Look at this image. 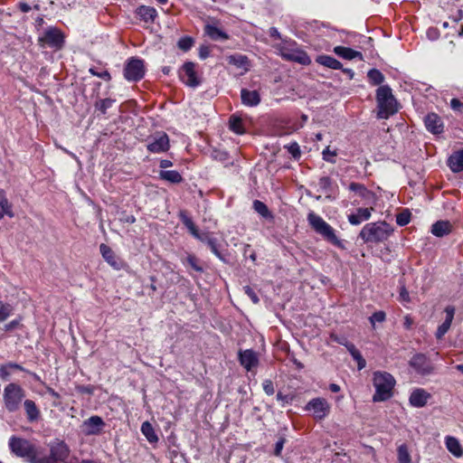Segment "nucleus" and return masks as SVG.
Listing matches in <instances>:
<instances>
[{
  "label": "nucleus",
  "mask_w": 463,
  "mask_h": 463,
  "mask_svg": "<svg viewBox=\"0 0 463 463\" xmlns=\"http://www.w3.org/2000/svg\"><path fill=\"white\" fill-rule=\"evenodd\" d=\"M3 396L5 409L9 412H14L19 410L25 392L19 384L11 383L5 387Z\"/></svg>",
  "instance_id": "nucleus-6"
},
{
  "label": "nucleus",
  "mask_w": 463,
  "mask_h": 463,
  "mask_svg": "<svg viewBox=\"0 0 463 463\" xmlns=\"http://www.w3.org/2000/svg\"><path fill=\"white\" fill-rule=\"evenodd\" d=\"M445 443L447 449L453 456H455L456 458H461L463 456V449L458 439L451 436H448L446 437Z\"/></svg>",
  "instance_id": "nucleus-28"
},
{
  "label": "nucleus",
  "mask_w": 463,
  "mask_h": 463,
  "mask_svg": "<svg viewBox=\"0 0 463 463\" xmlns=\"http://www.w3.org/2000/svg\"><path fill=\"white\" fill-rule=\"evenodd\" d=\"M227 61L229 64L234 65L237 68H245L249 64L248 57L239 53L228 56Z\"/></svg>",
  "instance_id": "nucleus-37"
},
{
  "label": "nucleus",
  "mask_w": 463,
  "mask_h": 463,
  "mask_svg": "<svg viewBox=\"0 0 463 463\" xmlns=\"http://www.w3.org/2000/svg\"><path fill=\"white\" fill-rule=\"evenodd\" d=\"M70 455L68 445L61 440H55L50 444V455L57 463L64 462Z\"/></svg>",
  "instance_id": "nucleus-14"
},
{
  "label": "nucleus",
  "mask_w": 463,
  "mask_h": 463,
  "mask_svg": "<svg viewBox=\"0 0 463 463\" xmlns=\"http://www.w3.org/2000/svg\"><path fill=\"white\" fill-rule=\"evenodd\" d=\"M376 101L379 118H388L398 111V102L388 85H382L376 90Z\"/></svg>",
  "instance_id": "nucleus-3"
},
{
  "label": "nucleus",
  "mask_w": 463,
  "mask_h": 463,
  "mask_svg": "<svg viewBox=\"0 0 463 463\" xmlns=\"http://www.w3.org/2000/svg\"><path fill=\"white\" fill-rule=\"evenodd\" d=\"M373 383L375 388V393L373 396V402H384L392 397V389L396 382L391 373L387 372H375Z\"/></svg>",
  "instance_id": "nucleus-4"
},
{
  "label": "nucleus",
  "mask_w": 463,
  "mask_h": 463,
  "mask_svg": "<svg viewBox=\"0 0 463 463\" xmlns=\"http://www.w3.org/2000/svg\"><path fill=\"white\" fill-rule=\"evenodd\" d=\"M180 79L187 86L196 88L201 84L195 71V64L192 61H186L180 71Z\"/></svg>",
  "instance_id": "nucleus-12"
},
{
  "label": "nucleus",
  "mask_w": 463,
  "mask_h": 463,
  "mask_svg": "<svg viewBox=\"0 0 463 463\" xmlns=\"http://www.w3.org/2000/svg\"><path fill=\"white\" fill-rule=\"evenodd\" d=\"M392 232V227L386 222H369L362 228L358 238L364 243H379L387 241Z\"/></svg>",
  "instance_id": "nucleus-2"
},
{
  "label": "nucleus",
  "mask_w": 463,
  "mask_h": 463,
  "mask_svg": "<svg viewBox=\"0 0 463 463\" xmlns=\"http://www.w3.org/2000/svg\"><path fill=\"white\" fill-rule=\"evenodd\" d=\"M210 54V51H209V48L206 47V46H201L200 47V50H199V57L202 59V60H204L206 59Z\"/></svg>",
  "instance_id": "nucleus-64"
},
{
  "label": "nucleus",
  "mask_w": 463,
  "mask_h": 463,
  "mask_svg": "<svg viewBox=\"0 0 463 463\" xmlns=\"http://www.w3.org/2000/svg\"><path fill=\"white\" fill-rule=\"evenodd\" d=\"M448 165L453 173L463 171V150L454 152L449 157Z\"/></svg>",
  "instance_id": "nucleus-26"
},
{
  "label": "nucleus",
  "mask_w": 463,
  "mask_h": 463,
  "mask_svg": "<svg viewBox=\"0 0 463 463\" xmlns=\"http://www.w3.org/2000/svg\"><path fill=\"white\" fill-rule=\"evenodd\" d=\"M31 463H57L56 461H54L52 458H50L49 456H46V457H43V458H36V457H34L32 460H31Z\"/></svg>",
  "instance_id": "nucleus-60"
},
{
  "label": "nucleus",
  "mask_w": 463,
  "mask_h": 463,
  "mask_svg": "<svg viewBox=\"0 0 463 463\" xmlns=\"http://www.w3.org/2000/svg\"><path fill=\"white\" fill-rule=\"evenodd\" d=\"M6 214L9 217H13L14 213L11 210V204L8 203L7 198L3 191H0V220Z\"/></svg>",
  "instance_id": "nucleus-39"
},
{
  "label": "nucleus",
  "mask_w": 463,
  "mask_h": 463,
  "mask_svg": "<svg viewBox=\"0 0 463 463\" xmlns=\"http://www.w3.org/2000/svg\"><path fill=\"white\" fill-rule=\"evenodd\" d=\"M349 190L354 192L356 195L365 200L367 203L374 201V194L368 190L363 184L352 182L349 184Z\"/></svg>",
  "instance_id": "nucleus-22"
},
{
  "label": "nucleus",
  "mask_w": 463,
  "mask_h": 463,
  "mask_svg": "<svg viewBox=\"0 0 463 463\" xmlns=\"http://www.w3.org/2000/svg\"><path fill=\"white\" fill-rule=\"evenodd\" d=\"M318 185L323 192H328L332 185V180L328 176H322L318 180Z\"/></svg>",
  "instance_id": "nucleus-47"
},
{
  "label": "nucleus",
  "mask_w": 463,
  "mask_h": 463,
  "mask_svg": "<svg viewBox=\"0 0 463 463\" xmlns=\"http://www.w3.org/2000/svg\"><path fill=\"white\" fill-rule=\"evenodd\" d=\"M285 442H286V439L284 437L279 438V440L276 442L275 449H274L275 456H277V457L280 456Z\"/></svg>",
  "instance_id": "nucleus-56"
},
{
  "label": "nucleus",
  "mask_w": 463,
  "mask_h": 463,
  "mask_svg": "<svg viewBox=\"0 0 463 463\" xmlns=\"http://www.w3.org/2000/svg\"><path fill=\"white\" fill-rule=\"evenodd\" d=\"M431 398V394L422 388L414 389L410 395V404L414 408H422Z\"/></svg>",
  "instance_id": "nucleus-17"
},
{
  "label": "nucleus",
  "mask_w": 463,
  "mask_h": 463,
  "mask_svg": "<svg viewBox=\"0 0 463 463\" xmlns=\"http://www.w3.org/2000/svg\"><path fill=\"white\" fill-rule=\"evenodd\" d=\"M329 402L321 397L311 399L305 406V411H310L317 420H322L330 413Z\"/></svg>",
  "instance_id": "nucleus-8"
},
{
  "label": "nucleus",
  "mask_w": 463,
  "mask_h": 463,
  "mask_svg": "<svg viewBox=\"0 0 463 463\" xmlns=\"http://www.w3.org/2000/svg\"><path fill=\"white\" fill-rule=\"evenodd\" d=\"M145 75V65L141 59H129L124 68V77L128 81H138Z\"/></svg>",
  "instance_id": "nucleus-9"
},
{
  "label": "nucleus",
  "mask_w": 463,
  "mask_h": 463,
  "mask_svg": "<svg viewBox=\"0 0 463 463\" xmlns=\"http://www.w3.org/2000/svg\"><path fill=\"white\" fill-rule=\"evenodd\" d=\"M367 77L373 85H380L384 80L383 74L377 69H371L367 73Z\"/></svg>",
  "instance_id": "nucleus-43"
},
{
  "label": "nucleus",
  "mask_w": 463,
  "mask_h": 463,
  "mask_svg": "<svg viewBox=\"0 0 463 463\" xmlns=\"http://www.w3.org/2000/svg\"><path fill=\"white\" fill-rule=\"evenodd\" d=\"M19 326H20V319H14V320H12L11 322H9L8 324L5 325L4 330L10 332Z\"/></svg>",
  "instance_id": "nucleus-58"
},
{
  "label": "nucleus",
  "mask_w": 463,
  "mask_h": 463,
  "mask_svg": "<svg viewBox=\"0 0 463 463\" xmlns=\"http://www.w3.org/2000/svg\"><path fill=\"white\" fill-rule=\"evenodd\" d=\"M253 209L263 218L272 219L273 215L269 210L268 206L261 201L255 200L253 202Z\"/></svg>",
  "instance_id": "nucleus-41"
},
{
  "label": "nucleus",
  "mask_w": 463,
  "mask_h": 463,
  "mask_svg": "<svg viewBox=\"0 0 463 463\" xmlns=\"http://www.w3.org/2000/svg\"><path fill=\"white\" fill-rule=\"evenodd\" d=\"M424 124L428 131L434 135L443 132L444 125L441 118L436 113H429L424 118Z\"/></svg>",
  "instance_id": "nucleus-18"
},
{
  "label": "nucleus",
  "mask_w": 463,
  "mask_h": 463,
  "mask_svg": "<svg viewBox=\"0 0 463 463\" xmlns=\"http://www.w3.org/2000/svg\"><path fill=\"white\" fill-rule=\"evenodd\" d=\"M24 407L28 421L33 422L40 418V410L37 408L35 402L33 400H25L24 402Z\"/></svg>",
  "instance_id": "nucleus-27"
},
{
  "label": "nucleus",
  "mask_w": 463,
  "mask_h": 463,
  "mask_svg": "<svg viewBox=\"0 0 463 463\" xmlns=\"http://www.w3.org/2000/svg\"><path fill=\"white\" fill-rule=\"evenodd\" d=\"M159 177L171 184H180L184 180L181 174L176 170H161Z\"/></svg>",
  "instance_id": "nucleus-33"
},
{
  "label": "nucleus",
  "mask_w": 463,
  "mask_h": 463,
  "mask_svg": "<svg viewBox=\"0 0 463 463\" xmlns=\"http://www.w3.org/2000/svg\"><path fill=\"white\" fill-rule=\"evenodd\" d=\"M241 99L242 104L248 107H255L260 102V96L257 90L242 89L241 90Z\"/></svg>",
  "instance_id": "nucleus-23"
},
{
  "label": "nucleus",
  "mask_w": 463,
  "mask_h": 463,
  "mask_svg": "<svg viewBox=\"0 0 463 463\" xmlns=\"http://www.w3.org/2000/svg\"><path fill=\"white\" fill-rule=\"evenodd\" d=\"M169 147V137L165 132L156 134L146 146L147 150L151 153L166 152Z\"/></svg>",
  "instance_id": "nucleus-13"
},
{
  "label": "nucleus",
  "mask_w": 463,
  "mask_h": 463,
  "mask_svg": "<svg viewBox=\"0 0 463 463\" xmlns=\"http://www.w3.org/2000/svg\"><path fill=\"white\" fill-rule=\"evenodd\" d=\"M141 432L151 444L158 441V437L149 421H145L141 425Z\"/></svg>",
  "instance_id": "nucleus-35"
},
{
  "label": "nucleus",
  "mask_w": 463,
  "mask_h": 463,
  "mask_svg": "<svg viewBox=\"0 0 463 463\" xmlns=\"http://www.w3.org/2000/svg\"><path fill=\"white\" fill-rule=\"evenodd\" d=\"M195 239L199 240L202 242H204L207 244V246L210 248L212 252L221 260L224 261V257L219 250V242L218 240L213 236H211L209 233H200L199 236L195 237Z\"/></svg>",
  "instance_id": "nucleus-21"
},
{
  "label": "nucleus",
  "mask_w": 463,
  "mask_h": 463,
  "mask_svg": "<svg viewBox=\"0 0 463 463\" xmlns=\"http://www.w3.org/2000/svg\"><path fill=\"white\" fill-rule=\"evenodd\" d=\"M137 14L139 16L141 20L146 23L154 22L155 18L157 15V12L154 7L141 5L137 9Z\"/></svg>",
  "instance_id": "nucleus-32"
},
{
  "label": "nucleus",
  "mask_w": 463,
  "mask_h": 463,
  "mask_svg": "<svg viewBox=\"0 0 463 463\" xmlns=\"http://www.w3.org/2000/svg\"><path fill=\"white\" fill-rule=\"evenodd\" d=\"M352 357L357 362L358 370H362L366 366L365 359L359 351L353 354Z\"/></svg>",
  "instance_id": "nucleus-54"
},
{
  "label": "nucleus",
  "mask_w": 463,
  "mask_h": 463,
  "mask_svg": "<svg viewBox=\"0 0 463 463\" xmlns=\"http://www.w3.org/2000/svg\"><path fill=\"white\" fill-rule=\"evenodd\" d=\"M263 391L267 395H272L275 392L274 385L271 380H265L262 383Z\"/></svg>",
  "instance_id": "nucleus-55"
},
{
  "label": "nucleus",
  "mask_w": 463,
  "mask_h": 463,
  "mask_svg": "<svg viewBox=\"0 0 463 463\" xmlns=\"http://www.w3.org/2000/svg\"><path fill=\"white\" fill-rule=\"evenodd\" d=\"M414 321L410 315H406L403 319V326L405 329L410 330L413 325Z\"/></svg>",
  "instance_id": "nucleus-63"
},
{
  "label": "nucleus",
  "mask_w": 463,
  "mask_h": 463,
  "mask_svg": "<svg viewBox=\"0 0 463 463\" xmlns=\"http://www.w3.org/2000/svg\"><path fill=\"white\" fill-rule=\"evenodd\" d=\"M451 231V224L449 221H438L431 226V233L437 237H443Z\"/></svg>",
  "instance_id": "nucleus-30"
},
{
  "label": "nucleus",
  "mask_w": 463,
  "mask_h": 463,
  "mask_svg": "<svg viewBox=\"0 0 463 463\" xmlns=\"http://www.w3.org/2000/svg\"><path fill=\"white\" fill-rule=\"evenodd\" d=\"M445 313L446 318L444 322L440 326H439L436 332L437 339H441L450 328L455 315V307L453 306H447L445 307Z\"/></svg>",
  "instance_id": "nucleus-20"
},
{
  "label": "nucleus",
  "mask_w": 463,
  "mask_h": 463,
  "mask_svg": "<svg viewBox=\"0 0 463 463\" xmlns=\"http://www.w3.org/2000/svg\"><path fill=\"white\" fill-rule=\"evenodd\" d=\"M212 156L213 159L220 162H226L229 159L228 153L221 150H213L212 153Z\"/></svg>",
  "instance_id": "nucleus-51"
},
{
  "label": "nucleus",
  "mask_w": 463,
  "mask_h": 463,
  "mask_svg": "<svg viewBox=\"0 0 463 463\" xmlns=\"http://www.w3.org/2000/svg\"><path fill=\"white\" fill-rule=\"evenodd\" d=\"M385 317H386V315L383 311H377V312H374L371 317H370V322L373 326H374V324L376 322H383L385 320Z\"/></svg>",
  "instance_id": "nucleus-52"
},
{
  "label": "nucleus",
  "mask_w": 463,
  "mask_h": 463,
  "mask_svg": "<svg viewBox=\"0 0 463 463\" xmlns=\"http://www.w3.org/2000/svg\"><path fill=\"white\" fill-rule=\"evenodd\" d=\"M193 44H194V40L191 37H187V36L181 38L177 43L178 47L184 52L190 50L192 48Z\"/></svg>",
  "instance_id": "nucleus-46"
},
{
  "label": "nucleus",
  "mask_w": 463,
  "mask_h": 463,
  "mask_svg": "<svg viewBox=\"0 0 463 463\" xmlns=\"http://www.w3.org/2000/svg\"><path fill=\"white\" fill-rule=\"evenodd\" d=\"M411 213L408 209L403 210L396 215V222L400 226L407 225L411 221Z\"/></svg>",
  "instance_id": "nucleus-44"
},
{
  "label": "nucleus",
  "mask_w": 463,
  "mask_h": 463,
  "mask_svg": "<svg viewBox=\"0 0 463 463\" xmlns=\"http://www.w3.org/2000/svg\"><path fill=\"white\" fill-rule=\"evenodd\" d=\"M39 42L43 46L47 45L51 48L60 50L64 44V36L57 28L50 27L39 37Z\"/></svg>",
  "instance_id": "nucleus-11"
},
{
  "label": "nucleus",
  "mask_w": 463,
  "mask_h": 463,
  "mask_svg": "<svg viewBox=\"0 0 463 463\" xmlns=\"http://www.w3.org/2000/svg\"><path fill=\"white\" fill-rule=\"evenodd\" d=\"M244 291L249 296V298L252 300L253 303L257 304L260 301L257 294L250 287H249V286L244 287Z\"/></svg>",
  "instance_id": "nucleus-57"
},
{
  "label": "nucleus",
  "mask_w": 463,
  "mask_h": 463,
  "mask_svg": "<svg viewBox=\"0 0 463 463\" xmlns=\"http://www.w3.org/2000/svg\"><path fill=\"white\" fill-rule=\"evenodd\" d=\"M204 33L213 41H225L229 39V35L225 32L213 24H206Z\"/></svg>",
  "instance_id": "nucleus-31"
},
{
  "label": "nucleus",
  "mask_w": 463,
  "mask_h": 463,
  "mask_svg": "<svg viewBox=\"0 0 463 463\" xmlns=\"http://www.w3.org/2000/svg\"><path fill=\"white\" fill-rule=\"evenodd\" d=\"M99 250L104 260L115 269H120L121 264L118 260L111 248L104 243L100 244Z\"/></svg>",
  "instance_id": "nucleus-24"
},
{
  "label": "nucleus",
  "mask_w": 463,
  "mask_h": 463,
  "mask_svg": "<svg viewBox=\"0 0 463 463\" xmlns=\"http://www.w3.org/2000/svg\"><path fill=\"white\" fill-rule=\"evenodd\" d=\"M316 62H317L320 65H323L326 68L333 69V70H341L342 69V63L337 61L335 58L330 56V55H318L316 58Z\"/></svg>",
  "instance_id": "nucleus-29"
},
{
  "label": "nucleus",
  "mask_w": 463,
  "mask_h": 463,
  "mask_svg": "<svg viewBox=\"0 0 463 463\" xmlns=\"http://www.w3.org/2000/svg\"><path fill=\"white\" fill-rule=\"evenodd\" d=\"M238 358L241 365L245 368L247 372L252 371L259 365L258 354L252 349L239 351Z\"/></svg>",
  "instance_id": "nucleus-15"
},
{
  "label": "nucleus",
  "mask_w": 463,
  "mask_h": 463,
  "mask_svg": "<svg viewBox=\"0 0 463 463\" xmlns=\"http://www.w3.org/2000/svg\"><path fill=\"white\" fill-rule=\"evenodd\" d=\"M334 52L339 57L345 60H353L358 58L360 61H363V54L360 52L353 50L349 47L345 46H335L334 48Z\"/></svg>",
  "instance_id": "nucleus-25"
},
{
  "label": "nucleus",
  "mask_w": 463,
  "mask_h": 463,
  "mask_svg": "<svg viewBox=\"0 0 463 463\" xmlns=\"http://www.w3.org/2000/svg\"><path fill=\"white\" fill-rule=\"evenodd\" d=\"M115 102L116 100L110 98L103 99L96 101L94 107L96 110H99L101 114L105 115L107 110L111 108Z\"/></svg>",
  "instance_id": "nucleus-42"
},
{
  "label": "nucleus",
  "mask_w": 463,
  "mask_h": 463,
  "mask_svg": "<svg viewBox=\"0 0 463 463\" xmlns=\"http://www.w3.org/2000/svg\"><path fill=\"white\" fill-rule=\"evenodd\" d=\"M322 155H323V159L325 161L333 163V164L335 162L333 157H335L336 156V152L331 151L329 149V146H327L324 149V151L322 152Z\"/></svg>",
  "instance_id": "nucleus-53"
},
{
  "label": "nucleus",
  "mask_w": 463,
  "mask_h": 463,
  "mask_svg": "<svg viewBox=\"0 0 463 463\" xmlns=\"http://www.w3.org/2000/svg\"><path fill=\"white\" fill-rule=\"evenodd\" d=\"M373 210V207L357 208L355 213L348 214L347 220L352 225H359L371 218Z\"/></svg>",
  "instance_id": "nucleus-19"
},
{
  "label": "nucleus",
  "mask_w": 463,
  "mask_h": 463,
  "mask_svg": "<svg viewBox=\"0 0 463 463\" xmlns=\"http://www.w3.org/2000/svg\"><path fill=\"white\" fill-rule=\"evenodd\" d=\"M8 445L12 453L17 457L26 458L30 462L35 457L34 446L25 439L12 436Z\"/></svg>",
  "instance_id": "nucleus-7"
},
{
  "label": "nucleus",
  "mask_w": 463,
  "mask_h": 463,
  "mask_svg": "<svg viewBox=\"0 0 463 463\" xmlns=\"http://www.w3.org/2000/svg\"><path fill=\"white\" fill-rule=\"evenodd\" d=\"M83 431L86 435H98L101 432L105 422L99 416H91L83 421Z\"/></svg>",
  "instance_id": "nucleus-16"
},
{
  "label": "nucleus",
  "mask_w": 463,
  "mask_h": 463,
  "mask_svg": "<svg viewBox=\"0 0 463 463\" xmlns=\"http://www.w3.org/2000/svg\"><path fill=\"white\" fill-rule=\"evenodd\" d=\"M285 147L294 158H298L300 156V148L297 142L290 143L288 146H286Z\"/></svg>",
  "instance_id": "nucleus-50"
},
{
  "label": "nucleus",
  "mask_w": 463,
  "mask_h": 463,
  "mask_svg": "<svg viewBox=\"0 0 463 463\" xmlns=\"http://www.w3.org/2000/svg\"><path fill=\"white\" fill-rule=\"evenodd\" d=\"M409 364L413 370L421 376H429L435 371V367L431 361L423 354H414Z\"/></svg>",
  "instance_id": "nucleus-10"
},
{
  "label": "nucleus",
  "mask_w": 463,
  "mask_h": 463,
  "mask_svg": "<svg viewBox=\"0 0 463 463\" xmlns=\"http://www.w3.org/2000/svg\"><path fill=\"white\" fill-rule=\"evenodd\" d=\"M16 369L24 372H27L22 365L16 363H8L0 366V378L3 381H8L10 378V370Z\"/></svg>",
  "instance_id": "nucleus-36"
},
{
  "label": "nucleus",
  "mask_w": 463,
  "mask_h": 463,
  "mask_svg": "<svg viewBox=\"0 0 463 463\" xmlns=\"http://www.w3.org/2000/svg\"><path fill=\"white\" fill-rule=\"evenodd\" d=\"M450 106L456 111L463 109V103L458 99H452L450 100Z\"/></svg>",
  "instance_id": "nucleus-62"
},
{
  "label": "nucleus",
  "mask_w": 463,
  "mask_h": 463,
  "mask_svg": "<svg viewBox=\"0 0 463 463\" xmlns=\"http://www.w3.org/2000/svg\"><path fill=\"white\" fill-rule=\"evenodd\" d=\"M331 339L344 346H346L350 343L345 337L338 336L336 335H331Z\"/></svg>",
  "instance_id": "nucleus-61"
},
{
  "label": "nucleus",
  "mask_w": 463,
  "mask_h": 463,
  "mask_svg": "<svg viewBox=\"0 0 463 463\" xmlns=\"http://www.w3.org/2000/svg\"><path fill=\"white\" fill-rule=\"evenodd\" d=\"M397 460L398 463H411V457L406 444H402L398 447Z\"/></svg>",
  "instance_id": "nucleus-40"
},
{
  "label": "nucleus",
  "mask_w": 463,
  "mask_h": 463,
  "mask_svg": "<svg viewBox=\"0 0 463 463\" xmlns=\"http://www.w3.org/2000/svg\"><path fill=\"white\" fill-rule=\"evenodd\" d=\"M280 56L290 61H296L302 65H307L311 62L309 56L306 52L297 48V43L292 41H283L277 46Z\"/></svg>",
  "instance_id": "nucleus-5"
},
{
  "label": "nucleus",
  "mask_w": 463,
  "mask_h": 463,
  "mask_svg": "<svg viewBox=\"0 0 463 463\" xmlns=\"http://www.w3.org/2000/svg\"><path fill=\"white\" fill-rule=\"evenodd\" d=\"M229 125H230V129L232 131H233L234 133H236L238 135H241V134L245 133V128L243 127L242 119L240 117H238L236 115L231 116L230 120H229Z\"/></svg>",
  "instance_id": "nucleus-38"
},
{
  "label": "nucleus",
  "mask_w": 463,
  "mask_h": 463,
  "mask_svg": "<svg viewBox=\"0 0 463 463\" xmlns=\"http://www.w3.org/2000/svg\"><path fill=\"white\" fill-rule=\"evenodd\" d=\"M179 218L183 224L188 229L190 233L195 238L199 236V231L196 227V225L194 223L191 217L187 215L186 211H180L179 212Z\"/></svg>",
  "instance_id": "nucleus-34"
},
{
  "label": "nucleus",
  "mask_w": 463,
  "mask_h": 463,
  "mask_svg": "<svg viewBox=\"0 0 463 463\" xmlns=\"http://www.w3.org/2000/svg\"><path fill=\"white\" fill-rule=\"evenodd\" d=\"M400 300L407 303L411 301L410 294L404 286L400 289Z\"/></svg>",
  "instance_id": "nucleus-59"
},
{
  "label": "nucleus",
  "mask_w": 463,
  "mask_h": 463,
  "mask_svg": "<svg viewBox=\"0 0 463 463\" xmlns=\"http://www.w3.org/2000/svg\"><path fill=\"white\" fill-rule=\"evenodd\" d=\"M89 71L91 75L99 77L106 81H109L111 80L110 73L107 70H104L102 71H98L95 68H90L89 70Z\"/></svg>",
  "instance_id": "nucleus-48"
},
{
  "label": "nucleus",
  "mask_w": 463,
  "mask_h": 463,
  "mask_svg": "<svg viewBox=\"0 0 463 463\" xmlns=\"http://www.w3.org/2000/svg\"><path fill=\"white\" fill-rule=\"evenodd\" d=\"M186 261L195 271L203 272V267L198 264V260L194 255H188Z\"/></svg>",
  "instance_id": "nucleus-49"
},
{
  "label": "nucleus",
  "mask_w": 463,
  "mask_h": 463,
  "mask_svg": "<svg viewBox=\"0 0 463 463\" xmlns=\"http://www.w3.org/2000/svg\"><path fill=\"white\" fill-rule=\"evenodd\" d=\"M12 314V307L0 300V323L6 320Z\"/></svg>",
  "instance_id": "nucleus-45"
},
{
  "label": "nucleus",
  "mask_w": 463,
  "mask_h": 463,
  "mask_svg": "<svg viewBox=\"0 0 463 463\" xmlns=\"http://www.w3.org/2000/svg\"><path fill=\"white\" fill-rule=\"evenodd\" d=\"M307 220L313 231L320 235L326 241L338 249H345V241L337 237L335 230L321 216L310 211L307 213Z\"/></svg>",
  "instance_id": "nucleus-1"
}]
</instances>
